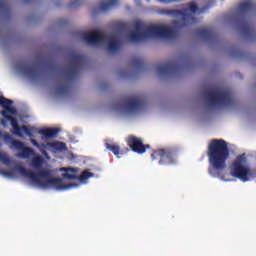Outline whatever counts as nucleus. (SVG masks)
I'll list each match as a JSON object with an SVG mask.
<instances>
[{"mask_svg":"<svg viewBox=\"0 0 256 256\" xmlns=\"http://www.w3.org/2000/svg\"><path fill=\"white\" fill-rule=\"evenodd\" d=\"M30 143L34 145V147H39L40 151L42 153V157L36 153L33 148L27 146L24 142L12 140L11 141V149H15V151H18L17 156L19 159H30L31 161H45L49 159V155L46 154L44 149H47L48 151H65L67 149V146L63 142H48L47 144H39L37 140L31 138Z\"/></svg>","mask_w":256,"mask_h":256,"instance_id":"nucleus-2","label":"nucleus"},{"mask_svg":"<svg viewBox=\"0 0 256 256\" xmlns=\"http://www.w3.org/2000/svg\"><path fill=\"white\" fill-rule=\"evenodd\" d=\"M7 153L0 151V161H7Z\"/></svg>","mask_w":256,"mask_h":256,"instance_id":"nucleus-15","label":"nucleus"},{"mask_svg":"<svg viewBox=\"0 0 256 256\" xmlns=\"http://www.w3.org/2000/svg\"><path fill=\"white\" fill-rule=\"evenodd\" d=\"M143 107V101L140 99H133L127 102L124 106H120L118 111L120 113H139Z\"/></svg>","mask_w":256,"mask_h":256,"instance_id":"nucleus-7","label":"nucleus"},{"mask_svg":"<svg viewBox=\"0 0 256 256\" xmlns=\"http://www.w3.org/2000/svg\"><path fill=\"white\" fill-rule=\"evenodd\" d=\"M84 41L94 47H104L109 53H117L121 49V42L115 34L107 35L103 31H95L84 35Z\"/></svg>","mask_w":256,"mask_h":256,"instance_id":"nucleus-4","label":"nucleus"},{"mask_svg":"<svg viewBox=\"0 0 256 256\" xmlns=\"http://www.w3.org/2000/svg\"><path fill=\"white\" fill-rule=\"evenodd\" d=\"M176 33L177 30L165 24H156L144 28L143 24L139 22L128 31V40L131 43H139L143 39H171V37H175Z\"/></svg>","mask_w":256,"mask_h":256,"instance_id":"nucleus-3","label":"nucleus"},{"mask_svg":"<svg viewBox=\"0 0 256 256\" xmlns=\"http://www.w3.org/2000/svg\"><path fill=\"white\" fill-rule=\"evenodd\" d=\"M248 5H251V2H249V1L244 2V3L242 4V8H243V9H247V6H248Z\"/></svg>","mask_w":256,"mask_h":256,"instance_id":"nucleus-17","label":"nucleus"},{"mask_svg":"<svg viewBox=\"0 0 256 256\" xmlns=\"http://www.w3.org/2000/svg\"><path fill=\"white\" fill-rule=\"evenodd\" d=\"M117 3H119L117 0H112L111 2L103 1L100 4V9H101V11H107V9H111V7H115V5H117Z\"/></svg>","mask_w":256,"mask_h":256,"instance_id":"nucleus-11","label":"nucleus"},{"mask_svg":"<svg viewBox=\"0 0 256 256\" xmlns=\"http://www.w3.org/2000/svg\"><path fill=\"white\" fill-rule=\"evenodd\" d=\"M209 161H225L229 157L227 142L224 140H212L207 151Z\"/></svg>","mask_w":256,"mask_h":256,"instance_id":"nucleus-5","label":"nucleus"},{"mask_svg":"<svg viewBox=\"0 0 256 256\" xmlns=\"http://www.w3.org/2000/svg\"><path fill=\"white\" fill-rule=\"evenodd\" d=\"M129 147H131L134 153H138L139 155H143L146 149H149V145H144L143 140L141 138L130 136L127 141Z\"/></svg>","mask_w":256,"mask_h":256,"instance_id":"nucleus-8","label":"nucleus"},{"mask_svg":"<svg viewBox=\"0 0 256 256\" xmlns=\"http://www.w3.org/2000/svg\"><path fill=\"white\" fill-rule=\"evenodd\" d=\"M29 71H31V69H29V68H24V73H29Z\"/></svg>","mask_w":256,"mask_h":256,"instance_id":"nucleus-18","label":"nucleus"},{"mask_svg":"<svg viewBox=\"0 0 256 256\" xmlns=\"http://www.w3.org/2000/svg\"><path fill=\"white\" fill-rule=\"evenodd\" d=\"M0 107L4 108V110L1 112V125L3 127H7V123L10 122L12 132L14 135H17V137H23V135L33 137L35 133H40V135H43V137L51 138L55 137L59 131L57 128L38 129L37 127L31 125L19 126V122L17 121V119H19L17 109L13 107V102L11 100L6 99L3 96H0Z\"/></svg>","mask_w":256,"mask_h":256,"instance_id":"nucleus-1","label":"nucleus"},{"mask_svg":"<svg viewBox=\"0 0 256 256\" xmlns=\"http://www.w3.org/2000/svg\"><path fill=\"white\" fill-rule=\"evenodd\" d=\"M106 149H108V151H112L116 156L121 155V150L117 145L106 144Z\"/></svg>","mask_w":256,"mask_h":256,"instance_id":"nucleus-12","label":"nucleus"},{"mask_svg":"<svg viewBox=\"0 0 256 256\" xmlns=\"http://www.w3.org/2000/svg\"><path fill=\"white\" fill-rule=\"evenodd\" d=\"M170 153L167 150L160 149L152 154L153 159H169Z\"/></svg>","mask_w":256,"mask_h":256,"instance_id":"nucleus-10","label":"nucleus"},{"mask_svg":"<svg viewBox=\"0 0 256 256\" xmlns=\"http://www.w3.org/2000/svg\"><path fill=\"white\" fill-rule=\"evenodd\" d=\"M200 13L201 10H199V7H197V4H195V2L188 4L182 15L183 23H189V19H193L195 15H199Z\"/></svg>","mask_w":256,"mask_h":256,"instance_id":"nucleus-9","label":"nucleus"},{"mask_svg":"<svg viewBox=\"0 0 256 256\" xmlns=\"http://www.w3.org/2000/svg\"><path fill=\"white\" fill-rule=\"evenodd\" d=\"M0 137H3L5 139V141L9 142V140L11 139V135L9 134H1L0 132Z\"/></svg>","mask_w":256,"mask_h":256,"instance_id":"nucleus-16","label":"nucleus"},{"mask_svg":"<svg viewBox=\"0 0 256 256\" xmlns=\"http://www.w3.org/2000/svg\"><path fill=\"white\" fill-rule=\"evenodd\" d=\"M67 159H69L70 161H73V159H77L79 161V160H81L83 158L80 157V156H77V155H75L73 153H69Z\"/></svg>","mask_w":256,"mask_h":256,"instance_id":"nucleus-14","label":"nucleus"},{"mask_svg":"<svg viewBox=\"0 0 256 256\" xmlns=\"http://www.w3.org/2000/svg\"><path fill=\"white\" fill-rule=\"evenodd\" d=\"M250 159H256V157H253V155H251V154L244 153L239 156L238 161H247Z\"/></svg>","mask_w":256,"mask_h":256,"instance_id":"nucleus-13","label":"nucleus"},{"mask_svg":"<svg viewBox=\"0 0 256 256\" xmlns=\"http://www.w3.org/2000/svg\"><path fill=\"white\" fill-rule=\"evenodd\" d=\"M207 103L212 106H226L231 104V94L229 92L221 91L214 92L207 96Z\"/></svg>","mask_w":256,"mask_h":256,"instance_id":"nucleus-6","label":"nucleus"}]
</instances>
